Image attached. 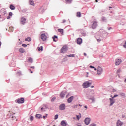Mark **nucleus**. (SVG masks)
<instances>
[{"instance_id":"f257e3e1","label":"nucleus","mask_w":126,"mask_h":126,"mask_svg":"<svg viewBox=\"0 0 126 126\" xmlns=\"http://www.w3.org/2000/svg\"><path fill=\"white\" fill-rule=\"evenodd\" d=\"M86 97L89 100H92V103H94L95 101V98H94V97L92 96L91 95L89 94H86Z\"/></svg>"},{"instance_id":"f03ea898","label":"nucleus","mask_w":126,"mask_h":126,"mask_svg":"<svg viewBox=\"0 0 126 126\" xmlns=\"http://www.w3.org/2000/svg\"><path fill=\"white\" fill-rule=\"evenodd\" d=\"M90 85H91V83H90L88 81L85 82L82 85L84 88H88Z\"/></svg>"},{"instance_id":"7ed1b4c3","label":"nucleus","mask_w":126,"mask_h":126,"mask_svg":"<svg viewBox=\"0 0 126 126\" xmlns=\"http://www.w3.org/2000/svg\"><path fill=\"white\" fill-rule=\"evenodd\" d=\"M97 75H101V74H102V73H103V68H102V67L98 66L97 67Z\"/></svg>"},{"instance_id":"20e7f679","label":"nucleus","mask_w":126,"mask_h":126,"mask_svg":"<svg viewBox=\"0 0 126 126\" xmlns=\"http://www.w3.org/2000/svg\"><path fill=\"white\" fill-rule=\"evenodd\" d=\"M95 38L97 42H101V41H102V39L103 38V37H102V35H100L98 33L95 35Z\"/></svg>"},{"instance_id":"39448f33","label":"nucleus","mask_w":126,"mask_h":126,"mask_svg":"<svg viewBox=\"0 0 126 126\" xmlns=\"http://www.w3.org/2000/svg\"><path fill=\"white\" fill-rule=\"evenodd\" d=\"M97 26H98V24H97V21H94L92 25V28L93 29H95L97 27Z\"/></svg>"},{"instance_id":"423d86ee","label":"nucleus","mask_w":126,"mask_h":126,"mask_svg":"<svg viewBox=\"0 0 126 126\" xmlns=\"http://www.w3.org/2000/svg\"><path fill=\"white\" fill-rule=\"evenodd\" d=\"M16 102L18 103V104H23L24 103V98L17 99L16 100Z\"/></svg>"},{"instance_id":"0eeeda50","label":"nucleus","mask_w":126,"mask_h":126,"mask_svg":"<svg viewBox=\"0 0 126 126\" xmlns=\"http://www.w3.org/2000/svg\"><path fill=\"white\" fill-rule=\"evenodd\" d=\"M40 38L43 41H45L46 40H47V36H46V34L45 33L41 34Z\"/></svg>"},{"instance_id":"6e6552de","label":"nucleus","mask_w":126,"mask_h":126,"mask_svg":"<svg viewBox=\"0 0 126 126\" xmlns=\"http://www.w3.org/2000/svg\"><path fill=\"white\" fill-rule=\"evenodd\" d=\"M90 121H91V119H90V118H86L85 119L84 122H85V125H89V124H90Z\"/></svg>"},{"instance_id":"1a4fd4ad","label":"nucleus","mask_w":126,"mask_h":126,"mask_svg":"<svg viewBox=\"0 0 126 126\" xmlns=\"http://www.w3.org/2000/svg\"><path fill=\"white\" fill-rule=\"evenodd\" d=\"M21 24H23V25H24L25 23H26V19L24 17H22L21 18V21H20Z\"/></svg>"},{"instance_id":"9d476101","label":"nucleus","mask_w":126,"mask_h":126,"mask_svg":"<svg viewBox=\"0 0 126 126\" xmlns=\"http://www.w3.org/2000/svg\"><path fill=\"white\" fill-rule=\"evenodd\" d=\"M67 51V46H63L61 48V53H65V52Z\"/></svg>"},{"instance_id":"9b49d317","label":"nucleus","mask_w":126,"mask_h":126,"mask_svg":"<svg viewBox=\"0 0 126 126\" xmlns=\"http://www.w3.org/2000/svg\"><path fill=\"white\" fill-rule=\"evenodd\" d=\"M121 63H122V60L119 59L115 60V65H120V64H121Z\"/></svg>"},{"instance_id":"f8f14e48","label":"nucleus","mask_w":126,"mask_h":126,"mask_svg":"<svg viewBox=\"0 0 126 126\" xmlns=\"http://www.w3.org/2000/svg\"><path fill=\"white\" fill-rule=\"evenodd\" d=\"M59 110H65V104H62L59 106Z\"/></svg>"},{"instance_id":"ddd939ff","label":"nucleus","mask_w":126,"mask_h":126,"mask_svg":"<svg viewBox=\"0 0 126 126\" xmlns=\"http://www.w3.org/2000/svg\"><path fill=\"white\" fill-rule=\"evenodd\" d=\"M123 126V122L121 120H118L116 123V126Z\"/></svg>"},{"instance_id":"4468645a","label":"nucleus","mask_w":126,"mask_h":126,"mask_svg":"<svg viewBox=\"0 0 126 126\" xmlns=\"http://www.w3.org/2000/svg\"><path fill=\"white\" fill-rule=\"evenodd\" d=\"M109 100L110 101V104L109 106L111 107V106H113L114 104H115V100H114V98H109Z\"/></svg>"},{"instance_id":"2eb2a0df","label":"nucleus","mask_w":126,"mask_h":126,"mask_svg":"<svg viewBox=\"0 0 126 126\" xmlns=\"http://www.w3.org/2000/svg\"><path fill=\"white\" fill-rule=\"evenodd\" d=\"M74 96H71L70 98H69L67 99V102L69 103H71V102H72V101H73V99H74Z\"/></svg>"},{"instance_id":"dca6fc26","label":"nucleus","mask_w":126,"mask_h":126,"mask_svg":"<svg viewBox=\"0 0 126 126\" xmlns=\"http://www.w3.org/2000/svg\"><path fill=\"white\" fill-rule=\"evenodd\" d=\"M62 126H66V122L64 120H63L61 122Z\"/></svg>"},{"instance_id":"f3484780","label":"nucleus","mask_w":126,"mask_h":126,"mask_svg":"<svg viewBox=\"0 0 126 126\" xmlns=\"http://www.w3.org/2000/svg\"><path fill=\"white\" fill-rule=\"evenodd\" d=\"M65 96V94L63 92H62L60 94L61 98H64Z\"/></svg>"},{"instance_id":"a211bd4d","label":"nucleus","mask_w":126,"mask_h":126,"mask_svg":"<svg viewBox=\"0 0 126 126\" xmlns=\"http://www.w3.org/2000/svg\"><path fill=\"white\" fill-rule=\"evenodd\" d=\"M47 109H48V106H47V105H45L41 108V110L42 111L43 110L44 112H45V111H46V110H47Z\"/></svg>"},{"instance_id":"6ab92c4d","label":"nucleus","mask_w":126,"mask_h":126,"mask_svg":"<svg viewBox=\"0 0 126 126\" xmlns=\"http://www.w3.org/2000/svg\"><path fill=\"white\" fill-rule=\"evenodd\" d=\"M77 43L79 45H80V44H81V43H82V39L81 38H78L77 40Z\"/></svg>"},{"instance_id":"aec40b11","label":"nucleus","mask_w":126,"mask_h":126,"mask_svg":"<svg viewBox=\"0 0 126 126\" xmlns=\"http://www.w3.org/2000/svg\"><path fill=\"white\" fill-rule=\"evenodd\" d=\"M58 32L61 33V34L63 35V29H59Z\"/></svg>"},{"instance_id":"412c9836","label":"nucleus","mask_w":126,"mask_h":126,"mask_svg":"<svg viewBox=\"0 0 126 126\" xmlns=\"http://www.w3.org/2000/svg\"><path fill=\"white\" fill-rule=\"evenodd\" d=\"M28 61L29 63H33V58H32V57H29L28 59Z\"/></svg>"},{"instance_id":"4be33fe9","label":"nucleus","mask_w":126,"mask_h":126,"mask_svg":"<svg viewBox=\"0 0 126 126\" xmlns=\"http://www.w3.org/2000/svg\"><path fill=\"white\" fill-rule=\"evenodd\" d=\"M19 52H20V53H24L25 52V50L24 49H23V48H20L19 49Z\"/></svg>"},{"instance_id":"5701e85b","label":"nucleus","mask_w":126,"mask_h":126,"mask_svg":"<svg viewBox=\"0 0 126 126\" xmlns=\"http://www.w3.org/2000/svg\"><path fill=\"white\" fill-rule=\"evenodd\" d=\"M30 4L31 5H33V6L35 5V4L34 3V1H33V0H30Z\"/></svg>"},{"instance_id":"b1692460","label":"nucleus","mask_w":126,"mask_h":126,"mask_svg":"<svg viewBox=\"0 0 126 126\" xmlns=\"http://www.w3.org/2000/svg\"><path fill=\"white\" fill-rule=\"evenodd\" d=\"M77 119L79 120L81 119V114L79 113L78 115H76Z\"/></svg>"},{"instance_id":"393cba45","label":"nucleus","mask_w":126,"mask_h":126,"mask_svg":"<svg viewBox=\"0 0 126 126\" xmlns=\"http://www.w3.org/2000/svg\"><path fill=\"white\" fill-rule=\"evenodd\" d=\"M10 9H11V10H14V9H15V7H14V6L11 5L10 6Z\"/></svg>"},{"instance_id":"a878e982","label":"nucleus","mask_w":126,"mask_h":126,"mask_svg":"<svg viewBox=\"0 0 126 126\" xmlns=\"http://www.w3.org/2000/svg\"><path fill=\"white\" fill-rule=\"evenodd\" d=\"M36 117L37 118V119H40V118H42V115L41 114H36Z\"/></svg>"},{"instance_id":"bb28decb","label":"nucleus","mask_w":126,"mask_h":126,"mask_svg":"<svg viewBox=\"0 0 126 126\" xmlns=\"http://www.w3.org/2000/svg\"><path fill=\"white\" fill-rule=\"evenodd\" d=\"M77 17H81V13L80 12H78L77 13Z\"/></svg>"},{"instance_id":"cd10ccee","label":"nucleus","mask_w":126,"mask_h":126,"mask_svg":"<svg viewBox=\"0 0 126 126\" xmlns=\"http://www.w3.org/2000/svg\"><path fill=\"white\" fill-rule=\"evenodd\" d=\"M37 49L39 52H40V51H43V46H41L40 47H38Z\"/></svg>"},{"instance_id":"c85d7f7f","label":"nucleus","mask_w":126,"mask_h":126,"mask_svg":"<svg viewBox=\"0 0 126 126\" xmlns=\"http://www.w3.org/2000/svg\"><path fill=\"white\" fill-rule=\"evenodd\" d=\"M25 41H27L28 42H30V41H31V38H30V37H27L25 39Z\"/></svg>"},{"instance_id":"c756f323","label":"nucleus","mask_w":126,"mask_h":126,"mask_svg":"<svg viewBox=\"0 0 126 126\" xmlns=\"http://www.w3.org/2000/svg\"><path fill=\"white\" fill-rule=\"evenodd\" d=\"M66 1L67 3H71V2H72V0H66Z\"/></svg>"},{"instance_id":"7c9ffc66","label":"nucleus","mask_w":126,"mask_h":126,"mask_svg":"<svg viewBox=\"0 0 126 126\" xmlns=\"http://www.w3.org/2000/svg\"><path fill=\"white\" fill-rule=\"evenodd\" d=\"M59 118V115L56 114L54 116V120H57Z\"/></svg>"},{"instance_id":"2f4dec72","label":"nucleus","mask_w":126,"mask_h":126,"mask_svg":"<svg viewBox=\"0 0 126 126\" xmlns=\"http://www.w3.org/2000/svg\"><path fill=\"white\" fill-rule=\"evenodd\" d=\"M30 121H33V120H34V117L31 116L30 117Z\"/></svg>"},{"instance_id":"473e14b6","label":"nucleus","mask_w":126,"mask_h":126,"mask_svg":"<svg viewBox=\"0 0 126 126\" xmlns=\"http://www.w3.org/2000/svg\"><path fill=\"white\" fill-rule=\"evenodd\" d=\"M67 57H68L69 58H70L71 57H74V54H70V55H67Z\"/></svg>"},{"instance_id":"72a5a7b5","label":"nucleus","mask_w":126,"mask_h":126,"mask_svg":"<svg viewBox=\"0 0 126 126\" xmlns=\"http://www.w3.org/2000/svg\"><path fill=\"white\" fill-rule=\"evenodd\" d=\"M89 126H97V125L95 124L94 123L91 124Z\"/></svg>"},{"instance_id":"f704fd0d","label":"nucleus","mask_w":126,"mask_h":126,"mask_svg":"<svg viewBox=\"0 0 126 126\" xmlns=\"http://www.w3.org/2000/svg\"><path fill=\"white\" fill-rule=\"evenodd\" d=\"M102 20L103 21H107V19L105 17H103L102 18Z\"/></svg>"},{"instance_id":"c9c22d12","label":"nucleus","mask_w":126,"mask_h":126,"mask_svg":"<svg viewBox=\"0 0 126 126\" xmlns=\"http://www.w3.org/2000/svg\"><path fill=\"white\" fill-rule=\"evenodd\" d=\"M116 97H119V94H114V96L112 97V99H114V98H116Z\"/></svg>"},{"instance_id":"e433bc0d","label":"nucleus","mask_w":126,"mask_h":126,"mask_svg":"<svg viewBox=\"0 0 126 126\" xmlns=\"http://www.w3.org/2000/svg\"><path fill=\"white\" fill-rule=\"evenodd\" d=\"M120 95L121 96H122L123 97H124L125 96V93H120Z\"/></svg>"},{"instance_id":"4c0bfd02","label":"nucleus","mask_w":126,"mask_h":126,"mask_svg":"<svg viewBox=\"0 0 126 126\" xmlns=\"http://www.w3.org/2000/svg\"><path fill=\"white\" fill-rule=\"evenodd\" d=\"M56 100V97H53L51 99V102H54Z\"/></svg>"},{"instance_id":"58836bf2","label":"nucleus","mask_w":126,"mask_h":126,"mask_svg":"<svg viewBox=\"0 0 126 126\" xmlns=\"http://www.w3.org/2000/svg\"><path fill=\"white\" fill-rule=\"evenodd\" d=\"M77 107H78V105H74L72 106V108L73 109H75V108H77Z\"/></svg>"},{"instance_id":"ea45409f","label":"nucleus","mask_w":126,"mask_h":126,"mask_svg":"<svg viewBox=\"0 0 126 126\" xmlns=\"http://www.w3.org/2000/svg\"><path fill=\"white\" fill-rule=\"evenodd\" d=\"M13 115H14V113H12L10 118H11V119H13V118H14V116H13Z\"/></svg>"},{"instance_id":"a19ab883","label":"nucleus","mask_w":126,"mask_h":126,"mask_svg":"<svg viewBox=\"0 0 126 126\" xmlns=\"http://www.w3.org/2000/svg\"><path fill=\"white\" fill-rule=\"evenodd\" d=\"M123 47L126 49V41L124 43V45H123Z\"/></svg>"},{"instance_id":"79ce46f5","label":"nucleus","mask_w":126,"mask_h":126,"mask_svg":"<svg viewBox=\"0 0 126 126\" xmlns=\"http://www.w3.org/2000/svg\"><path fill=\"white\" fill-rule=\"evenodd\" d=\"M112 92H117V90H116L115 89H113Z\"/></svg>"},{"instance_id":"37998d69","label":"nucleus","mask_w":126,"mask_h":126,"mask_svg":"<svg viewBox=\"0 0 126 126\" xmlns=\"http://www.w3.org/2000/svg\"><path fill=\"white\" fill-rule=\"evenodd\" d=\"M53 38H54V39H58V36L54 35Z\"/></svg>"},{"instance_id":"c03bdc74","label":"nucleus","mask_w":126,"mask_h":126,"mask_svg":"<svg viewBox=\"0 0 126 126\" xmlns=\"http://www.w3.org/2000/svg\"><path fill=\"white\" fill-rule=\"evenodd\" d=\"M22 46L23 47H27V45H26L25 44H22Z\"/></svg>"},{"instance_id":"a18cd8bd","label":"nucleus","mask_w":126,"mask_h":126,"mask_svg":"<svg viewBox=\"0 0 126 126\" xmlns=\"http://www.w3.org/2000/svg\"><path fill=\"white\" fill-rule=\"evenodd\" d=\"M9 15L10 16H12V12H10L9 14Z\"/></svg>"},{"instance_id":"49530a36","label":"nucleus","mask_w":126,"mask_h":126,"mask_svg":"<svg viewBox=\"0 0 126 126\" xmlns=\"http://www.w3.org/2000/svg\"><path fill=\"white\" fill-rule=\"evenodd\" d=\"M65 22H66V20H63V22H62L63 23H64Z\"/></svg>"},{"instance_id":"de8ad7c7","label":"nucleus","mask_w":126,"mask_h":126,"mask_svg":"<svg viewBox=\"0 0 126 126\" xmlns=\"http://www.w3.org/2000/svg\"><path fill=\"white\" fill-rule=\"evenodd\" d=\"M52 39H53L54 42H57V40H56L55 37H52Z\"/></svg>"},{"instance_id":"09e8293b","label":"nucleus","mask_w":126,"mask_h":126,"mask_svg":"<svg viewBox=\"0 0 126 126\" xmlns=\"http://www.w3.org/2000/svg\"><path fill=\"white\" fill-rule=\"evenodd\" d=\"M122 118L124 119V118H126V116H125V115H122Z\"/></svg>"},{"instance_id":"8fccbe9b","label":"nucleus","mask_w":126,"mask_h":126,"mask_svg":"<svg viewBox=\"0 0 126 126\" xmlns=\"http://www.w3.org/2000/svg\"><path fill=\"white\" fill-rule=\"evenodd\" d=\"M90 68H95V67L92 66H90Z\"/></svg>"},{"instance_id":"3c124183","label":"nucleus","mask_w":126,"mask_h":126,"mask_svg":"<svg viewBox=\"0 0 126 126\" xmlns=\"http://www.w3.org/2000/svg\"><path fill=\"white\" fill-rule=\"evenodd\" d=\"M112 28H111V27H110V28H108V30H111V29Z\"/></svg>"},{"instance_id":"603ef678","label":"nucleus","mask_w":126,"mask_h":126,"mask_svg":"<svg viewBox=\"0 0 126 126\" xmlns=\"http://www.w3.org/2000/svg\"><path fill=\"white\" fill-rule=\"evenodd\" d=\"M94 69L95 71H96V70L97 71V70H98V69H97L96 68H94Z\"/></svg>"},{"instance_id":"864d4df0","label":"nucleus","mask_w":126,"mask_h":126,"mask_svg":"<svg viewBox=\"0 0 126 126\" xmlns=\"http://www.w3.org/2000/svg\"><path fill=\"white\" fill-rule=\"evenodd\" d=\"M31 68H33V69H35V67L33 66V67H31Z\"/></svg>"},{"instance_id":"5fc2aeb1","label":"nucleus","mask_w":126,"mask_h":126,"mask_svg":"<svg viewBox=\"0 0 126 126\" xmlns=\"http://www.w3.org/2000/svg\"><path fill=\"white\" fill-rule=\"evenodd\" d=\"M43 119H46V116H43Z\"/></svg>"},{"instance_id":"6e6d98bb","label":"nucleus","mask_w":126,"mask_h":126,"mask_svg":"<svg viewBox=\"0 0 126 126\" xmlns=\"http://www.w3.org/2000/svg\"><path fill=\"white\" fill-rule=\"evenodd\" d=\"M10 18V17H9V16L7 17V19H9Z\"/></svg>"},{"instance_id":"4d7b16f0","label":"nucleus","mask_w":126,"mask_h":126,"mask_svg":"<svg viewBox=\"0 0 126 126\" xmlns=\"http://www.w3.org/2000/svg\"><path fill=\"white\" fill-rule=\"evenodd\" d=\"M85 109H87V106H85Z\"/></svg>"},{"instance_id":"13d9d810","label":"nucleus","mask_w":126,"mask_h":126,"mask_svg":"<svg viewBox=\"0 0 126 126\" xmlns=\"http://www.w3.org/2000/svg\"><path fill=\"white\" fill-rule=\"evenodd\" d=\"M31 71V73H33V71H31V70H30Z\"/></svg>"},{"instance_id":"bf43d9fd","label":"nucleus","mask_w":126,"mask_h":126,"mask_svg":"<svg viewBox=\"0 0 126 126\" xmlns=\"http://www.w3.org/2000/svg\"><path fill=\"white\" fill-rule=\"evenodd\" d=\"M84 55L85 56H86V53H84Z\"/></svg>"},{"instance_id":"052dcab7","label":"nucleus","mask_w":126,"mask_h":126,"mask_svg":"<svg viewBox=\"0 0 126 126\" xmlns=\"http://www.w3.org/2000/svg\"><path fill=\"white\" fill-rule=\"evenodd\" d=\"M0 46H1V42H0Z\"/></svg>"},{"instance_id":"680f3d73","label":"nucleus","mask_w":126,"mask_h":126,"mask_svg":"<svg viewBox=\"0 0 126 126\" xmlns=\"http://www.w3.org/2000/svg\"><path fill=\"white\" fill-rule=\"evenodd\" d=\"M91 87L92 88H93V87H94V86H92Z\"/></svg>"},{"instance_id":"e2e57ef3","label":"nucleus","mask_w":126,"mask_h":126,"mask_svg":"<svg viewBox=\"0 0 126 126\" xmlns=\"http://www.w3.org/2000/svg\"><path fill=\"white\" fill-rule=\"evenodd\" d=\"M96 2H98V0H95Z\"/></svg>"},{"instance_id":"0e129e2a","label":"nucleus","mask_w":126,"mask_h":126,"mask_svg":"<svg viewBox=\"0 0 126 126\" xmlns=\"http://www.w3.org/2000/svg\"><path fill=\"white\" fill-rule=\"evenodd\" d=\"M20 45H21V44H22V42H20Z\"/></svg>"},{"instance_id":"69168bd1","label":"nucleus","mask_w":126,"mask_h":126,"mask_svg":"<svg viewBox=\"0 0 126 126\" xmlns=\"http://www.w3.org/2000/svg\"><path fill=\"white\" fill-rule=\"evenodd\" d=\"M87 75L89 74V72H87Z\"/></svg>"},{"instance_id":"338daca9","label":"nucleus","mask_w":126,"mask_h":126,"mask_svg":"<svg viewBox=\"0 0 126 126\" xmlns=\"http://www.w3.org/2000/svg\"><path fill=\"white\" fill-rule=\"evenodd\" d=\"M86 77H88V75H86Z\"/></svg>"},{"instance_id":"774afa93","label":"nucleus","mask_w":126,"mask_h":126,"mask_svg":"<svg viewBox=\"0 0 126 126\" xmlns=\"http://www.w3.org/2000/svg\"><path fill=\"white\" fill-rule=\"evenodd\" d=\"M47 116H48V114H46V116H45V117H47Z\"/></svg>"}]
</instances>
